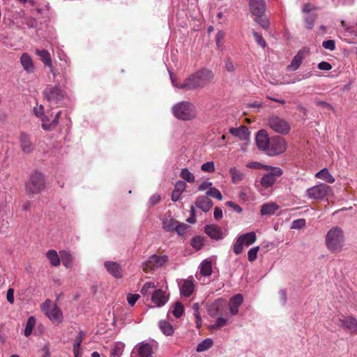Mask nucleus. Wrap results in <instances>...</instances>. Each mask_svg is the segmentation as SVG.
Listing matches in <instances>:
<instances>
[{
    "label": "nucleus",
    "instance_id": "603ef678",
    "mask_svg": "<svg viewBox=\"0 0 357 357\" xmlns=\"http://www.w3.org/2000/svg\"><path fill=\"white\" fill-rule=\"evenodd\" d=\"M227 323V319H225L222 317H219L217 319L216 323L215 324L212 325L210 327V328L216 330V329H218L221 327L226 326Z\"/></svg>",
    "mask_w": 357,
    "mask_h": 357
},
{
    "label": "nucleus",
    "instance_id": "37998d69",
    "mask_svg": "<svg viewBox=\"0 0 357 357\" xmlns=\"http://www.w3.org/2000/svg\"><path fill=\"white\" fill-rule=\"evenodd\" d=\"M206 195L208 197H212L218 200L222 199V195L220 190L214 187L210 188L206 192Z\"/></svg>",
    "mask_w": 357,
    "mask_h": 357
},
{
    "label": "nucleus",
    "instance_id": "09e8293b",
    "mask_svg": "<svg viewBox=\"0 0 357 357\" xmlns=\"http://www.w3.org/2000/svg\"><path fill=\"white\" fill-rule=\"evenodd\" d=\"M191 245L196 250H200L203 246V239L200 236L193 237L191 240Z\"/></svg>",
    "mask_w": 357,
    "mask_h": 357
},
{
    "label": "nucleus",
    "instance_id": "e433bc0d",
    "mask_svg": "<svg viewBox=\"0 0 357 357\" xmlns=\"http://www.w3.org/2000/svg\"><path fill=\"white\" fill-rule=\"evenodd\" d=\"M212 273L211 262L208 261H204L200 267V274L204 276H209Z\"/></svg>",
    "mask_w": 357,
    "mask_h": 357
},
{
    "label": "nucleus",
    "instance_id": "9d476101",
    "mask_svg": "<svg viewBox=\"0 0 357 357\" xmlns=\"http://www.w3.org/2000/svg\"><path fill=\"white\" fill-rule=\"evenodd\" d=\"M168 260L167 255H151L146 261L142 264V269L144 272L148 273L155 268L162 266Z\"/></svg>",
    "mask_w": 357,
    "mask_h": 357
},
{
    "label": "nucleus",
    "instance_id": "a19ab883",
    "mask_svg": "<svg viewBox=\"0 0 357 357\" xmlns=\"http://www.w3.org/2000/svg\"><path fill=\"white\" fill-rule=\"evenodd\" d=\"M180 176L183 180L188 183H192L195 181V176L193 174L191 173L187 168H183L181 169Z\"/></svg>",
    "mask_w": 357,
    "mask_h": 357
},
{
    "label": "nucleus",
    "instance_id": "393cba45",
    "mask_svg": "<svg viewBox=\"0 0 357 357\" xmlns=\"http://www.w3.org/2000/svg\"><path fill=\"white\" fill-rule=\"evenodd\" d=\"M278 208V205L273 202L265 203L261 207V215L268 216L272 215L275 214V213Z\"/></svg>",
    "mask_w": 357,
    "mask_h": 357
},
{
    "label": "nucleus",
    "instance_id": "49530a36",
    "mask_svg": "<svg viewBox=\"0 0 357 357\" xmlns=\"http://www.w3.org/2000/svg\"><path fill=\"white\" fill-rule=\"evenodd\" d=\"M259 250V246L253 247L249 250V251L248 252V259L250 262L254 261L257 259V252H258Z\"/></svg>",
    "mask_w": 357,
    "mask_h": 357
},
{
    "label": "nucleus",
    "instance_id": "c85d7f7f",
    "mask_svg": "<svg viewBox=\"0 0 357 357\" xmlns=\"http://www.w3.org/2000/svg\"><path fill=\"white\" fill-rule=\"evenodd\" d=\"M84 337V333L83 331H79L78 335L76 336L73 344V353L74 357H82V354L79 352L81 344L82 342L83 338Z\"/></svg>",
    "mask_w": 357,
    "mask_h": 357
},
{
    "label": "nucleus",
    "instance_id": "0e129e2a",
    "mask_svg": "<svg viewBox=\"0 0 357 357\" xmlns=\"http://www.w3.org/2000/svg\"><path fill=\"white\" fill-rule=\"evenodd\" d=\"M318 68L322 70H330L332 66L326 61H321L318 64Z\"/></svg>",
    "mask_w": 357,
    "mask_h": 357
},
{
    "label": "nucleus",
    "instance_id": "7ed1b4c3",
    "mask_svg": "<svg viewBox=\"0 0 357 357\" xmlns=\"http://www.w3.org/2000/svg\"><path fill=\"white\" fill-rule=\"evenodd\" d=\"M45 188V181L43 174L35 172L30 175L29 181L25 183V190L28 195L40 194Z\"/></svg>",
    "mask_w": 357,
    "mask_h": 357
},
{
    "label": "nucleus",
    "instance_id": "2eb2a0df",
    "mask_svg": "<svg viewBox=\"0 0 357 357\" xmlns=\"http://www.w3.org/2000/svg\"><path fill=\"white\" fill-rule=\"evenodd\" d=\"M339 325L344 329L349 331L351 333L357 334V320L353 317L339 319Z\"/></svg>",
    "mask_w": 357,
    "mask_h": 357
},
{
    "label": "nucleus",
    "instance_id": "2f4dec72",
    "mask_svg": "<svg viewBox=\"0 0 357 357\" xmlns=\"http://www.w3.org/2000/svg\"><path fill=\"white\" fill-rule=\"evenodd\" d=\"M239 236L241 237V240L242 239L243 243L246 246H249L250 245L254 243L257 240V236L254 231L248 232Z\"/></svg>",
    "mask_w": 357,
    "mask_h": 357
},
{
    "label": "nucleus",
    "instance_id": "58836bf2",
    "mask_svg": "<svg viewBox=\"0 0 357 357\" xmlns=\"http://www.w3.org/2000/svg\"><path fill=\"white\" fill-rule=\"evenodd\" d=\"M61 261L64 266L66 268H70L73 266V259L72 255L66 252H63L61 255Z\"/></svg>",
    "mask_w": 357,
    "mask_h": 357
},
{
    "label": "nucleus",
    "instance_id": "473e14b6",
    "mask_svg": "<svg viewBox=\"0 0 357 357\" xmlns=\"http://www.w3.org/2000/svg\"><path fill=\"white\" fill-rule=\"evenodd\" d=\"M124 344L121 342H116L112 346L110 355L112 357H120L122 355Z\"/></svg>",
    "mask_w": 357,
    "mask_h": 357
},
{
    "label": "nucleus",
    "instance_id": "e2e57ef3",
    "mask_svg": "<svg viewBox=\"0 0 357 357\" xmlns=\"http://www.w3.org/2000/svg\"><path fill=\"white\" fill-rule=\"evenodd\" d=\"M33 112L35 115L38 117H41V119L45 116L44 115V108L43 105H40L38 107H35Z\"/></svg>",
    "mask_w": 357,
    "mask_h": 357
},
{
    "label": "nucleus",
    "instance_id": "f8f14e48",
    "mask_svg": "<svg viewBox=\"0 0 357 357\" xmlns=\"http://www.w3.org/2000/svg\"><path fill=\"white\" fill-rule=\"evenodd\" d=\"M249 8L254 16L264 15L266 10L265 0H249Z\"/></svg>",
    "mask_w": 357,
    "mask_h": 357
},
{
    "label": "nucleus",
    "instance_id": "4c0bfd02",
    "mask_svg": "<svg viewBox=\"0 0 357 357\" xmlns=\"http://www.w3.org/2000/svg\"><path fill=\"white\" fill-rule=\"evenodd\" d=\"M317 18V14H310L305 17L304 23L305 26L307 29L311 30L314 25V22Z\"/></svg>",
    "mask_w": 357,
    "mask_h": 357
},
{
    "label": "nucleus",
    "instance_id": "de8ad7c7",
    "mask_svg": "<svg viewBox=\"0 0 357 357\" xmlns=\"http://www.w3.org/2000/svg\"><path fill=\"white\" fill-rule=\"evenodd\" d=\"M172 312L176 318L181 317L183 313V305L179 302L176 303Z\"/></svg>",
    "mask_w": 357,
    "mask_h": 357
},
{
    "label": "nucleus",
    "instance_id": "a878e982",
    "mask_svg": "<svg viewBox=\"0 0 357 357\" xmlns=\"http://www.w3.org/2000/svg\"><path fill=\"white\" fill-rule=\"evenodd\" d=\"M304 59L303 52L299 51L296 56L293 58L291 63L287 66V68L288 70L294 71L296 70L301 65Z\"/></svg>",
    "mask_w": 357,
    "mask_h": 357
},
{
    "label": "nucleus",
    "instance_id": "774afa93",
    "mask_svg": "<svg viewBox=\"0 0 357 357\" xmlns=\"http://www.w3.org/2000/svg\"><path fill=\"white\" fill-rule=\"evenodd\" d=\"M7 301L13 304L14 303V290L13 289H8L7 291V295H6Z\"/></svg>",
    "mask_w": 357,
    "mask_h": 357
},
{
    "label": "nucleus",
    "instance_id": "f03ea898",
    "mask_svg": "<svg viewBox=\"0 0 357 357\" xmlns=\"http://www.w3.org/2000/svg\"><path fill=\"white\" fill-rule=\"evenodd\" d=\"M343 230L339 227H332L326 234V245L332 252H340L344 244Z\"/></svg>",
    "mask_w": 357,
    "mask_h": 357
},
{
    "label": "nucleus",
    "instance_id": "ea45409f",
    "mask_svg": "<svg viewBox=\"0 0 357 357\" xmlns=\"http://www.w3.org/2000/svg\"><path fill=\"white\" fill-rule=\"evenodd\" d=\"M213 343V342L211 339L206 338L197 345V351L198 352L206 351L211 347Z\"/></svg>",
    "mask_w": 357,
    "mask_h": 357
},
{
    "label": "nucleus",
    "instance_id": "1a4fd4ad",
    "mask_svg": "<svg viewBox=\"0 0 357 357\" xmlns=\"http://www.w3.org/2000/svg\"><path fill=\"white\" fill-rule=\"evenodd\" d=\"M268 125L274 132L282 135L288 134L291 130L289 123L277 115H272L268 119Z\"/></svg>",
    "mask_w": 357,
    "mask_h": 357
},
{
    "label": "nucleus",
    "instance_id": "cd10ccee",
    "mask_svg": "<svg viewBox=\"0 0 357 357\" xmlns=\"http://www.w3.org/2000/svg\"><path fill=\"white\" fill-rule=\"evenodd\" d=\"M36 54L40 57L45 66L52 68V59L50 52L46 50H36Z\"/></svg>",
    "mask_w": 357,
    "mask_h": 357
},
{
    "label": "nucleus",
    "instance_id": "bf43d9fd",
    "mask_svg": "<svg viewBox=\"0 0 357 357\" xmlns=\"http://www.w3.org/2000/svg\"><path fill=\"white\" fill-rule=\"evenodd\" d=\"M315 102H316V105L319 107H321L323 109H327L329 110H333V111L334 110L332 105L327 102L322 101V100H317Z\"/></svg>",
    "mask_w": 357,
    "mask_h": 357
},
{
    "label": "nucleus",
    "instance_id": "423d86ee",
    "mask_svg": "<svg viewBox=\"0 0 357 357\" xmlns=\"http://www.w3.org/2000/svg\"><path fill=\"white\" fill-rule=\"evenodd\" d=\"M331 186L325 183L314 185L306 190V195L310 199L320 200L327 198L332 194Z\"/></svg>",
    "mask_w": 357,
    "mask_h": 357
},
{
    "label": "nucleus",
    "instance_id": "6e6552de",
    "mask_svg": "<svg viewBox=\"0 0 357 357\" xmlns=\"http://www.w3.org/2000/svg\"><path fill=\"white\" fill-rule=\"evenodd\" d=\"M42 311L53 322L61 323L63 320V313L60 308L47 299L41 307Z\"/></svg>",
    "mask_w": 357,
    "mask_h": 357
},
{
    "label": "nucleus",
    "instance_id": "dca6fc26",
    "mask_svg": "<svg viewBox=\"0 0 357 357\" xmlns=\"http://www.w3.org/2000/svg\"><path fill=\"white\" fill-rule=\"evenodd\" d=\"M204 232L211 238L220 240L223 238V233L221 228L214 224L207 225L204 227Z\"/></svg>",
    "mask_w": 357,
    "mask_h": 357
},
{
    "label": "nucleus",
    "instance_id": "20e7f679",
    "mask_svg": "<svg viewBox=\"0 0 357 357\" xmlns=\"http://www.w3.org/2000/svg\"><path fill=\"white\" fill-rule=\"evenodd\" d=\"M174 115L180 120L190 121L196 118L195 107L188 101H182L172 108Z\"/></svg>",
    "mask_w": 357,
    "mask_h": 357
},
{
    "label": "nucleus",
    "instance_id": "7c9ffc66",
    "mask_svg": "<svg viewBox=\"0 0 357 357\" xmlns=\"http://www.w3.org/2000/svg\"><path fill=\"white\" fill-rule=\"evenodd\" d=\"M177 222L178 221L171 217L165 218L162 222V229L167 231H174Z\"/></svg>",
    "mask_w": 357,
    "mask_h": 357
},
{
    "label": "nucleus",
    "instance_id": "8fccbe9b",
    "mask_svg": "<svg viewBox=\"0 0 357 357\" xmlns=\"http://www.w3.org/2000/svg\"><path fill=\"white\" fill-rule=\"evenodd\" d=\"M155 288V284L153 282H146L141 289V293L146 296L150 294V290Z\"/></svg>",
    "mask_w": 357,
    "mask_h": 357
},
{
    "label": "nucleus",
    "instance_id": "aec40b11",
    "mask_svg": "<svg viewBox=\"0 0 357 357\" xmlns=\"http://www.w3.org/2000/svg\"><path fill=\"white\" fill-rule=\"evenodd\" d=\"M243 297L241 294H238L229 300V307L231 314L236 315L238 312V307L243 303Z\"/></svg>",
    "mask_w": 357,
    "mask_h": 357
},
{
    "label": "nucleus",
    "instance_id": "ddd939ff",
    "mask_svg": "<svg viewBox=\"0 0 357 357\" xmlns=\"http://www.w3.org/2000/svg\"><path fill=\"white\" fill-rule=\"evenodd\" d=\"M255 139L257 147L266 153L271 139L267 132L265 130L258 131Z\"/></svg>",
    "mask_w": 357,
    "mask_h": 357
},
{
    "label": "nucleus",
    "instance_id": "338daca9",
    "mask_svg": "<svg viewBox=\"0 0 357 357\" xmlns=\"http://www.w3.org/2000/svg\"><path fill=\"white\" fill-rule=\"evenodd\" d=\"M226 205L229 207L232 208L234 211H236L238 213H241L242 211L241 207L231 201L227 202Z\"/></svg>",
    "mask_w": 357,
    "mask_h": 357
},
{
    "label": "nucleus",
    "instance_id": "864d4df0",
    "mask_svg": "<svg viewBox=\"0 0 357 357\" xmlns=\"http://www.w3.org/2000/svg\"><path fill=\"white\" fill-rule=\"evenodd\" d=\"M201 169L206 172H213L215 171L214 162L211 161L204 163L201 167Z\"/></svg>",
    "mask_w": 357,
    "mask_h": 357
},
{
    "label": "nucleus",
    "instance_id": "4d7b16f0",
    "mask_svg": "<svg viewBox=\"0 0 357 357\" xmlns=\"http://www.w3.org/2000/svg\"><path fill=\"white\" fill-rule=\"evenodd\" d=\"M225 68L229 73H234L235 70V66L231 59H227L225 61Z\"/></svg>",
    "mask_w": 357,
    "mask_h": 357
},
{
    "label": "nucleus",
    "instance_id": "c756f323",
    "mask_svg": "<svg viewBox=\"0 0 357 357\" xmlns=\"http://www.w3.org/2000/svg\"><path fill=\"white\" fill-rule=\"evenodd\" d=\"M315 177L325 181L328 183H333L335 178L330 174L327 168H324L315 174Z\"/></svg>",
    "mask_w": 357,
    "mask_h": 357
},
{
    "label": "nucleus",
    "instance_id": "4be33fe9",
    "mask_svg": "<svg viewBox=\"0 0 357 357\" xmlns=\"http://www.w3.org/2000/svg\"><path fill=\"white\" fill-rule=\"evenodd\" d=\"M151 300L157 306L161 307L167 303V298L165 291L162 289H156L153 293Z\"/></svg>",
    "mask_w": 357,
    "mask_h": 357
},
{
    "label": "nucleus",
    "instance_id": "3c124183",
    "mask_svg": "<svg viewBox=\"0 0 357 357\" xmlns=\"http://www.w3.org/2000/svg\"><path fill=\"white\" fill-rule=\"evenodd\" d=\"M174 231H176L178 234L183 235L185 233V231L189 227V226L185 223H180L177 222L176 226L175 227Z\"/></svg>",
    "mask_w": 357,
    "mask_h": 357
},
{
    "label": "nucleus",
    "instance_id": "9b49d317",
    "mask_svg": "<svg viewBox=\"0 0 357 357\" xmlns=\"http://www.w3.org/2000/svg\"><path fill=\"white\" fill-rule=\"evenodd\" d=\"M285 150V141L281 137L277 136L271 138L266 153L268 155H275L283 153Z\"/></svg>",
    "mask_w": 357,
    "mask_h": 357
},
{
    "label": "nucleus",
    "instance_id": "f704fd0d",
    "mask_svg": "<svg viewBox=\"0 0 357 357\" xmlns=\"http://www.w3.org/2000/svg\"><path fill=\"white\" fill-rule=\"evenodd\" d=\"M159 327L161 331L166 335H172L174 333L172 324L165 320H162L159 322Z\"/></svg>",
    "mask_w": 357,
    "mask_h": 357
},
{
    "label": "nucleus",
    "instance_id": "69168bd1",
    "mask_svg": "<svg viewBox=\"0 0 357 357\" xmlns=\"http://www.w3.org/2000/svg\"><path fill=\"white\" fill-rule=\"evenodd\" d=\"M213 183L208 181H203L198 187L199 191H204L212 187Z\"/></svg>",
    "mask_w": 357,
    "mask_h": 357
},
{
    "label": "nucleus",
    "instance_id": "6ab92c4d",
    "mask_svg": "<svg viewBox=\"0 0 357 357\" xmlns=\"http://www.w3.org/2000/svg\"><path fill=\"white\" fill-rule=\"evenodd\" d=\"M61 111L56 112L55 116L51 119L49 116H45L42 119V128L46 130H51L56 128L61 115Z\"/></svg>",
    "mask_w": 357,
    "mask_h": 357
},
{
    "label": "nucleus",
    "instance_id": "f3484780",
    "mask_svg": "<svg viewBox=\"0 0 357 357\" xmlns=\"http://www.w3.org/2000/svg\"><path fill=\"white\" fill-rule=\"evenodd\" d=\"M105 267L108 273L116 278H121L123 276L121 266L115 261H107Z\"/></svg>",
    "mask_w": 357,
    "mask_h": 357
},
{
    "label": "nucleus",
    "instance_id": "0eeeda50",
    "mask_svg": "<svg viewBox=\"0 0 357 357\" xmlns=\"http://www.w3.org/2000/svg\"><path fill=\"white\" fill-rule=\"evenodd\" d=\"M45 98L51 105H58L65 98L66 93L58 86L47 85L43 90Z\"/></svg>",
    "mask_w": 357,
    "mask_h": 357
},
{
    "label": "nucleus",
    "instance_id": "5fc2aeb1",
    "mask_svg": "<svg viewBox=\"0 0 357 357\" xmlns=\"http://www.w3.org/2000/svg\"><path fill=\"white\" fill-rule=\"evenodd\" d=\"M253 36L255 37V41L257 43L260 45L261 47L264 48L266 47V41L262 37L261 35L259 34L256 31H253Z\"/></svg>",
    "mask_w": 357,
    "mask_h": 357
},
{
    "label": "nucleus",
    "instance_id": "c9c22d12",
    "mask_svg": "<svg viewBox=\"0 0 357 357\" xmlns=\"http://www.w3.org/2000/svg\"><path fill=\"white\" fill-rule=\"evenodd\" d=\"M47 257L52 266H57L60 264V259L55 250H50L47 252Z\"/></svg>",
    "mask_w": 357,
    "mask_h": 357
},
{
    "label": "nucleus",
    "instance_id": "052dcab7",
    "mask_svg": "<svg viewBox=\"0 0 357 357\" xmlns=\"http://www.w3.org/2000/svg\"><path fill=\"white\" fill-rule=\"evenodd\" d=\"M139 298V295L138 294H129L127 296V301L128 303L132 306L135 304Z\"/></svg>",
    "mask_w": 357,
    "mask_h": 357
},
{
    "label": "nucleus",
    "instance_id": "412c9836",
    "mask_svg": "<svg viewBox=\"0 0 357 357\" xmlns=\"http://www.w3.org/2000/svg\"><path fill=\"white\" fill-rule=\"evenodd\" d=\"M135 349L139 357H152L153 355V347L147 342H141L138 344Z\"/></svg>",
    "mask_w": 357,
    "mask_h": 357
},
{
    "label": "nucleus",
    "instance_id": "72a5a7b5",
    "mask_svg": "<svg viewBox=\"0 0 357 357\" xmlns=\"http://www.w3.org/2000/svg\"><path fill=\"white\" fill-rule=\"evenodd\" d=\"M229 174L231 177V181L234 183H239L243 178V174L236 167L230 168Z\"/></svg>",
    "mask_w": 357,
    "mask_h": 357
},
{
    "label": "nucleus",
    "instance_id": "a18cd8bd",
    "mask_svg": "<svg viewBox=\"0 0 357 357\" xmlns=\"http://www.w3.org/2000/svg\"><path fill=\"white\" fill-rule=\"evenodd\" d=\"M243 245H244V243H243L242 239L241 240V237L238 236L236 243L234 245V248H233L234 252L236 255L241 254L243 252Z\"/></svg>",
    "mask_w": 357,
    "mask_h": 357
},
{
    "label": "nucleus",
    "instance_id": "a211bd4d",
    "mask_svg": "<svg viewBox=\"0 0 357 357\" xmlns=\"http://www.w3.org/2000/svg\"><path fill=\"white\" fill-rule=\"evenodd\" d=\"M195 204L204 212H208L212 208L213 203L206 195H202L196 199Z\"/></svg>",
    "mask_w": 357,
    "mask_h": 357
},
{
    "label": "nucleus",
    "instance_id": "680f3d73",
    "mask_svg": "<svg viewBox=\"0 0 357 357\" xmlns=\"http://www.w3.org/2000/svg\"><path fill=\"white\" fill-rule=\"evenodd\" d=\"M186 188V183L183 181H178L174 185V190L180 192L185 190Z\"/></svg>",
    "mask_w": 357,
    "mask_h": 357
},
{
    "label": "nucleus",
    "instance_id": "c03bdc74",
    "mask_svg": "<svg viewBox=\"0 0 357 357\" xmlns=\"http://www.w3.org/2000/svg\"><path fill=\"white\" fill-rule=\"evenodd\" d=\"M255 21L264 29H267L270 25L268 19L264 17V15L261 16H255Z\"/></svg>",
    "mask_w": 357,
    "mask_h": 357
},
{
    "label": "nucleus",
    "instance_id": "79ce46f5",
    "mask_svg": "<svg viewBox=\"0 0 357 357\" xmlns=\"http://www.w3.org/2000/svg\"><path fill=\"white\" fill-rule=\"evenodd\" d=\"M36 324V319L33 317H30L26 322V328L24 330V335L26 337L29 336L33 331V328Z\"/></svg>",
    "mask_w": 357,
    "mask_h": 357
},
{
    "label": "nucleus",
    "instance_id": "5701e85b",
    "mask_svg": "<svg viewBox=\"0 0 357 357\" xmlns=\"http://www.w3.org/2000/svg\"><path fill=\"white\" fill-rule=\"evenodd\" d=\"M20 63L23 68L28 73H31L34 71V65L31 57L27 53H23L20 57Z\"/></svg>",
    "mask_w": 357,
    "mask_h": 357
},
{
    "label": "nucleus",
    "instance_id": "bb28decb",
    "mask_svg": "<svg viewBox=\"0 0 357 357\" xmlns=\"http://www.w3.org/2000/svg\"><path fill=\"white\" fill-rule=\"evenodd\" d=\"M194 289L193 282L190 280H185L180 287L181 294L185 297H188L192 294Z\"/></svg>",
    "mask_w": 357,
    "mask_h": 357
},
{
    "label": "nucleus",
    "instance_id": "f257e3e1",
    "mask_svg": "<svg viewBox=\"0 0 357 357\" xmlns=\"http://www.w3.org/2000/svg\"><path fill=\"white\" fill-rule=\"evenodd\" d=\"M214 75L210 70L204 68L190 75L183 84L176 85V87L185 90L203 88L213 79Z\"/></svg>",
    "mask_w": 357,
    "mask_h": 357
},
{
    "label": "nucleus",
    "instance_id": "4468645a",
    "mask_svg": "<svg viewBox=\"0 0 357 357\" xmlns=\"http://www.w3.org/2000/svg\"><path fill=\"white\" fill-rule=\"evenodd\" d=\"M19 139L20 147L23 153L26 154L30 153L34 150L35 146L28 135L24 132H21Z\"/></svg>",
    "mask_w": 357,
    "mask_h": 357
},
{
    "label": "nucleus",
    "instance_id": "6e6d98bb",
    "mask_svg": "<svg viewBox=\"0 0 357 357\" xmlns=\"http://www.w3.org/2000/svg\"><path fill=\"white\" fill-rule=\"evenodd\" d=\"M322 46L326 50L333 51L335 49V43L333 40H325L323 42Z\"/></svg>",
    "mask_w": 357,
    "mask_h": 357
},
{
    "label": "nucleus",
    "instance_id": "39448f33",
    "mask_svg": "<svg viewBox=\"0 0 357 357\" xmlns=\"http://www.w3.org/2000/svg\"><path fill=\"white\" fill-rule=\"evenodd\" d=\"M264 167L267 171V173L264 174L261 178L260 183L264 188H268L282 175L283 171L278 167L265 165Z\"/></svg>",
    "mask_w": 357,
    "mask_h": 357
},
{
    "label": "nucleus",
    "instance_id": "b1692460",
    "mask_svg": "<svg viewBox=\"0 0 357 357\" xmlns=\"http://www.w3.org/2000/svg\"><path fill=\"white\" fill-rule=\"evenodd\" d=\"M229 132L235 137H238L241 140H246L250 134L248 129L244 126L239 128H231Z\"/></svg>",
    "mask_w": 357,
    "mask_h": 357
},
{
    "label": "nucleus",
    "instance_id": "13d9d810",
    "mask_svg": "<svg viewBox=\"0 0 357 357\" xmlns=\"http://www.w3.org/2000/svg\"><path fill=\"white\" fill-rule=\"evenodd\" d=\"M225 33L223 31H219L215 37V42L218 47H220L223 43Z\"/></svg>",
    "mask_w": 357,
    "mask_h": 357
}]
</instances>
